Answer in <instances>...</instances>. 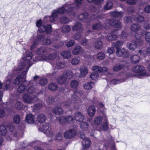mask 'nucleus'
I'll return each mask as SVG.
<instances>
[{
  "instance_id": "1",
  "label": "nucleus",
  "mask_w": 150,
  "mask_h": 150,
  "mask_svg": "<svg viewBox=\"0 0 150 150\" xmlns=\"http://www.w3.org/2000/svg\"><path fill=\"white\" fill-rule=\"evenodd\" d=\"M52 50V49L48 47H40L36 51L35 58L31 52L26 51L18 67L13 69V75H16V74H19L18 75H26L29 68L35 62L40 60H47V57L45 55L51 52Z\"/></svg>"
},
{
  "instance_id": "2",
  "label": "nucleus",
  "mask_w": 150,
  "mask_h": 150,
  "mask_svg": "<svg viewBox=\"0 0 150 150\" xmlns=\"http://www.w3.org/2000/svg\"><path fill=\"white\" fill-rule=\"evenodd\" d=\"M74 4H70L69 2L67 3L62 7L57 8L52 11L51 16L47 17L51 22H53L57 19L58 17L60 14H68L70 16H74L75 14L76 7L72 5Z\"/></svg>"
},
{
  "instance_id": "3",
  "label": "nucleus",
  "mask_w": 150,
  "mask_h": 150,
  "mask_svg": "<svg viewBox=\"0 0 150 150\" xmlns=\"http://www.w3.org/2000/svg\"><path fill=\"white\" fill-rule=\"evenodd\" d=\"M79 84L78 81L76 80L72 81L70 83V86L71 88L75 89L73 92L74 94L71 96V99H68V100L63 103L64 107L67 108H69L70 107H75L74 105L76 104L79 105L82 100L79 98L78 95H79L81 98L85 99V98L81 94L82 91L78 93L77 91V87Z\"/></svg>"
},
{
  "instance_id": "4",
  "label": "nucleus",
  "mask_w": 150,
  "mask_h": 150,
  "mask_svg": "<svg viewBox=\"0 0 150 150\" xmlns=\"http://www.w3.org/2000/svg\"><path fill=\"white\" fill-rule=\"evenodd\" d=\"M47 57V59L46 61L49 60L53 61L51 64L53 67L54 68V70H52V73L49 75H54L56 74L57 72V69L63 68L65 66V62L61 61L60 58L56 52L51 53Z\"/></svg>"
},
{
  "instance_id": "5",
  "label": "nucleus",
  "mask_w": 150,
  "mask_h": 150,
  "mask_svg": "<svg viewBox=\"0 0 150 150\" xmlns=\"http://www.w3.org/2000/svg\"><path fill=\"white\" fill-rule=\"evenodd\" d=\"M27 91L28 93H24L23 96V99L25 103L28 104L36 102L38 99V95L42 93L41 91L37 92L34 87H29Z\"/></svg>"
},
{
  "instance_id": "6",
  "label": "nucleus",
  "mask_w": 150,
  "mask_h": 150,
  "mask_svg": "<svg viewBox=\"0 0 150 150\" xmlns=\"http://www.w3.org/2000/svg\"><path fill=\"white\" fill-rule=\"evenodd\" d=\"M32 41L33 44L30 46V50L31 51L37 46L38 44H43L44 45H48L52 42V41L48 38H46L44 34L43 33H38L37 36L34 35L31 37L30 39Z\"/></svg>"
},
{
  "instance_id": "7",
  "label": "nucleus",
  "mask_w": 150,
  "mask_h": 150,
  "mask_svg": "<svg viewBox=\"0 0 150 150\" xmlns=\"http://www.w3.org/2000/svg\"><path fill=\"white\" fill-rule=\"evenodd\" d=\"M119 79H113L111 80L108 79L107 78L106 80L108 83H110L111 85H116L126 81L127 79L133 76L135 78L143 79L144 78V76H118Z\"/></svg>"
},
{
  "instance_id": "8",
  "label": "nucleus",
  "mask_w": 150,
  "mask_h": 150,
  "mask_svg": "<svg viewBox=\"0 0 150 150\" xmlns=\"http://www.w3.org/2000/svg\"><path fill=\"white\" fill-rule=\"evenodd\" d=\"M36 26L38 28L39 31L40 33L45 32L47 34H50L52 31V27L51 25H45L42 24L41 19L37 21L36 22Z\"/></svg>"
},
{
  "instance_id": "9",
  "label": "nucleus",
  "mask_w": 150,
  "mask_h": 150,
  "mask_svg": "<svg viewBox=\"0 0 150 150\" xmlns=\"http://www.w3.org/2000/svg\"><path fill=\"white\" fill-rule=\"evenodd\" d=\"M38 130L46 134L49 137H52L54 134L53 131L51 130V126L49 123H45L42 127H38Z\"/></svg>"
},
{
  "instance_id": "10",
  "label": "nucleus",
  "mask_w": 150,
  "mask_h": 150,
  "mask_svg": "<svg viewBox=\"0 0 150 150\" xmlns=\"http://www.w3.org/2000/svg\"><path fill=\"white\" fill-rule=\"evenodd\" d=\"M107 23L106 27H105L106 29H108L110 26L114 28H121L122 26V23L118 21H115L114 19H108L107 21Z\"/></svg>"
},
{
  "instance_id": "11",
  "label": "nucleus",
  "mask_w": 150,
  "mask_h": 150,
  "mask_svg": "<svg viewBox=\"0 0 150 150\" xmlns=\"http://www.w3.org/2000/svg\"><path fill=\"white\" fill-rule=\"evenodd\" d=\"M72 29L73 31L79 30V33L73 35L72 37L76 40H79L81 38V32L82 31V28L81 23L78 22L76 23L75 25L73 26Z\"/></svg>"
},
{
  "instance_id": "12",
  "label": "nucleus",
  "mask_w": 150,
  "mask_h": 150,
  "mask_svg": "<svg viewBox=\"0 0 150 150\" xmlns=\"http://www.w3.org/2000/svg\"><path fill=\"white\" fill-rule=\"evenodd\" d=\"M98 16V14L93 15L91 18H88V14L86 13H81L79 14L78 16V18L81 21H83L86 22H87L90 21L92 20Z\"/></svg>"
},
{
  "instance_id": "13",
  "label": "nucleus",
  "mask_w": 150,
  "mask_h": 150,
  "mask_svg": "<svg viewBox=\"0 0 150 150\" xmlns=\"http://www.w3.org/2000/svg\"><path fill=\"white\" fill-rule=\"evenodd\" d=\"M132 70L133 72L140 74V75H147L145 68L142 66H134L132 67Z\"/></svg>"
},
{
  "instance_id": "14",
  "label": "nucleus",
  "mask_w": 150,
  "mask_h": 150,
  "mask_svg": "<svg viewBox=\"0 0 150 150\" xmlns=\"http://www.w3.org/2000/svg\"><path fill=\"white\" fill-rule=\"evenodd\" d=\"M142 44V42L136 40L132 42L128 45V48L131 50L133 51L140 47Z\"/></svg>"
},
{
  "instance_id": "15",
  "label": "nucleus",
  "mask_w": 150,
  "mask_h": 150,
  "mask_svg": "<svg viewBox=\"0 0 150 150\" xmlns=\"http://www.w3.org/2000/svg\"><path fill=\"white\" fill-rule=\"evenodd\" d=\"M76 134V131L72 129H70L65 131L64 134V137L65 139H69L71 138Z\"/></svg>"
},
{
  "instance_id": "16",
  "label": "nucleus",
  "mask_w": 150,
  "mask_h": 150,
  "mask_svg": "<svg viewBox=\"0 0 150 150\" xmlns=\"http://www.w3.org/2000/svg\"><path fill=\"white\" fill-rule=\"evenodd\" d=\"M91 41L93 43L94 47L96 49L99 50L102 48L103 43L100 38H93L91 40Z\"/></svg>"
},
{
  "instance_id": "17",
  "label": "nucleus",
  "mask_w": 150,
  "mask_h": 150,
  "mask_svg": "<svg viewBox=\"0 0 150 150\" xmlns=\"http://www.w3.org/2000/svg\"><path fill=\"white\" fill-rule=\"evenodd\" d=\"M116 54L118 57H121L123 55L124 58H125L128 57L129 53L128 51H125L124 48H119L117 49Z\"/></svg>"
},
{
  "instance_id": "18",
  "label": "nucleus",
  "mask_w": 150,
  "mask_h": 150,
  "mask_svg": "<svg viewBox=\"0 0 150 150\" xmlns=\"http://www.w3.org/2000/svg\"><path fill=\"white\" fill-rule=\"evenodd\" d=\"M26 76H17L14 80L13 83L15 85H17L20 83H25L27 82L25 79Z\"/></svg>"
},
{
  "instance_id": "19",
  "label": "nucleus",
  "mask_w": 150,
  "mask_h": 150,
  "mask_svg": "<svg viewBox=\"0 0 150 150\" xmlns=\"http://www.w3.org/2000/svg\"><path fill=\"white\" fill-rule=\"evenodd\" d=\"M52 112L55 115H61L63 114L64 111L60 107L56 106L52 109Z\"/></svg>"
},
{
  "instance_id": "20",
  "label": "nucleus",
  "mask_w": 150,
  "mask_h": 150,
  "mask_svg": "<svg viewBox=\"0 0 150 150\" xmlns=\"http://www.w3.org/2000/svg\"><path fill=\"white\" fill-rule=\"evenodd\" d=\"M92 70L94 71L98 72H104L107 70V69L106 67H102L100 66L95 65L92 68Z\"/></svg>"
},
{
  "instance_id": "21",
  "label": "nucleus",
  "mask_w": 150,
  "mask_h": 150,
  "mask_svg": "<svg viewBox=\"0 0 150 150\" xmlns=\"http://www.w3.org/2000/svg\"><path fill=\"white\" fill-rule=\"evenodd\" d=\"M8 128L9 131L12 133L13 136L16 137L18 135L17 131H16L15 128V124L14 123H11L8 125Z\"/></svg>"
},
{
  "instance_id": "22",
  "label": "nucleus",
  "mask_w": 150,
  "mask_h": 150,
  "mask_svg": "<svg viewBox=\"0 0 150 150\" xmlns=\"http://www.w3.org/2000/svg\"><path fill=\"white\" fill-rule=\"evenodd\" d=\"M107 23V21H106L104 24L103 25V26H102L100 23H96L93 24L92 26V28L93 30H100L102 29L103 28L105 29L106 28H105V27H106Z\"/></svg>"
},
{
  "instance_id": "23",
  "label": "nucleus",
  "mask_w": 150,
  "mask_h": 150,
  "mask_svg": "<svg viewBox=\"0 0 150 150\" xmlns=\"http://www.w3.org/2000/svg\"><path fill=\"white\" fill-rule=\"evenodd\" d=\"M26 83H22L18 87L17 91L19 93H23L25 89H27L28 87H33L32 86L29 85V83H28V84H27V85L25 84Z\"/></svg>"
},
{
  "instance_id": "24",
  "label": "nucleus",
  "mask_w": 150,
  "mask_h": 150,
  "mask_svg": "<svg viewBox=\"0 0 150 150\" xmlns=\"http://www.w3.org/2000/svg\"><path fill=\"white\" fill-rule=\"evenodd\" d=\"M115 30L112 31L111 33H109L106 36V39L109 41H112L115 40L117 36L115 33Z\"/></svg>"
},
{
  "instance_id": "25",
  "label": "nucleus",
  "mask_w": 150,
  "mask_h": 150,
  "mask_svg": "<svg viewBox=\"0 0 150 150\" xmlns=\"http://www.w3.org/2000/svg\"><path fill=\"white\" fill-rule=\"evenodd\" d=\"M74 117L76 120L79 122H82L84 120V116L81 112H78L74 113Z\"/></svg>"
},
{
  "instance_id": "26",
  "label": "nucleus",
  "mask_w": 150,
  "mask_h": 150,
  "mask_svg": "<svg viewBox=\"0 0 150 150\" xmlns=\"http://www.w3.org/2000/svg\"><path fill=\"white\" fill-rule=\"evenodd\" d=\"M125 66L124 62H121L119 64H116L113 68V70L114 71H117L121 70Z\"/></svg>"
},
{
  "instance_id": "27",
  "label": "nucleus",
  "mask_w": 150,
  "mask_h": 150,
  "mask_svg": "<svg viewBox=\"0 0 150 150\" xmlns=\"http://www.w3.org/2000/svg\"><path fill=\"white\" fill-rule=\"evenodd\" d=\"M130 29L132 32L136 33L141 30L140 25L138 23H133L131 25Z\"/></svg>"
},
{
  "instance_id": "28",
  "label": "nucleus",
  "mask_w": 150,
  "mask_h": 150,
  "mask_svg": "<svg viewBox=\"0 0 150 150\" xmlns=\"http://www.w3.org/2000/svg\"><path fill=\"white\" fill-rule=\"evenodd\" d=\"M131 63L133 64L138 63L140 61V58L137 55H134L130 57Z\"/></svg>"
},
{
  "instance_id": "29",
  "label": "nucleus",
  "mask_w": 150,
  "mask_h": 150,
  "mask_svg": "<svg viewBox=\"0 0 150 150\" xmlns=\"http://www.w3.org/2000/svg\"><path fill=\"white\" fill-rule=\"evenodd\" d=\"M84 50L82 48L79 46L76 47L73 50V54L74 55H76L79 54H81L84 52Z\"/></svg>"
},
{
  "instance_id": "30",
  "label": "nucleus",
  "mask_w": 150,
  "mask_h": 150,
  "mask_svg": "<svg viewBox=\"0 0 150 150\" xmlns=\"http://www.w3.org/2000/svg\"><path fill=\"white\" fill-rule=\"evenodd\" d=\"M35 118V116L31 114H29L26 115L25 120L27 123L32 124L34 123Z\"/></svg>"
},
{
  "instance_id": "31",
  "label": "nucleus",
  "mask_w": 150,
  "mask_h": 150,
  "mask_svg": "<svg viewBox=\"0 0 150 150\" xmlns=\"http://www.w3.org/2000/svg\"><path fill=\"white\" fill-rule=\"evenodd\" d=\"M46 120V117L43 114H41L38 115L36 118V121L41 125L43 124Z\"/></svg>"
},
{
  "instance_id": "32",
  "label": "nucleus",
  "mask_w": 150,
  "mask_h": 150,
  "mask_svg": "<svg viewBox=\"0 0 150 150\" xmlns=\"http://www.w3.org/2000/svg\"><path fill=\"white\" fill-rule=\"evenodd\" d=\"M144 32L142 30H140L136 33L135 37L137 41H141L142 42V40L143 38Z\"/></svg>"
},
{
  "instance_id": "33",
  "label": "nucleus",
  "mask_w": 150,
  "mask_h": 150,
  "mask_svg": "<svg viewBox=\"0 0 150 150\" xmlns=\"http://www.w3.org/2000/svg\"><path fill=\"white\" fill-rule=\"evenodd\" d=\"M110 13L112 16L115 18H121L123 15V12L121 11H113L110 12Z\"/></svg>"
},
{
  "instance_id": "34",
  "label": "nucleus",
  "mask_w": 150,
  "mask_h": 150,
  "mask_svg": "<svg viewBox=\"0 0 150 150\" xmlns=\"http://www.w3.org/2000/svg\"><path fill=\"white\" fill-rule=\"evenodd\" d=\"M68 76H61L57 79V82L60 84H65L67 83V77Z\"/></svg>"
},
{
  "instance_id": "35",
  "label": "nucleus",
  "mask_w": 150,
  "mask_h": 150,
  "mask_svg": "<svg viewBox=\"0 0 150 150\" xmlns=\"http://www.w3.org/2000/svg\"><path fill=\"white\" fill-rule=\"evenodd\" d=\"M88 115L91 117L94 116L96 112V109L94 106L91 105L89 106L88 109Z\"/></svg>"
},
{
  "instance_id": "36",
  "label": "nucleus",
  "mask_w": 150,
  "mask_h": 150,
  "mask_svg": "<svg viewBox=\"0 0 150 150\" xmlns=\"http://www.w3.org/2000/svg\"><path fill=\"white\" fill-rule=\"evenodd\" d=\"M94 82H88L86 83L84 85V88L87 90H90L94 86Z\"/></svg>"
},
{
  "instance_id": "37",
  "label": "nucleus",
  "mask_w": 150,
  "mask_h": 150,
  "mask_svg": "<svg viewBox=\"0 0 150 150\" xmlns=\"http://www.w3.org/2000/svg\"><path fill=\"white\" fill-rule=\"evenodd\" d=\"M71 28V26L67 25H64L62 27L61 31L63 33H67L70 31Z\"/></svg>"
},
{
  "instance_id": "38",
  "label": "nucleus",
  "mask_w": 150,
  "mask_h": 150,
  "mask_svg": "<svg viewBox=\"0 0 150 150\" xmlns=\"http://www.w3.org/2000/svg\"><path fill=\"white\" fill-rule=\"evenodd\" d=\"M48 88L52 91H56L58 88V86L56 83H52L49 85Z\"/></svg>"
},
{
  "instance_id": "39",
  "label": "nucleus",
  "mask_w": 150,
  "mask_h": 150,
  "mask_svg": "<svg viewBox=\"0 0 150 150\" xmlns=\"http://www.w3.org/2000/svg\"><path fill=\"white\" fill-rule=\"evenodd\" d=\"M91 40H88L86 38H85L81 42V44L83 46H86V48H89V47H87V45H88L89 46H90L91 45V44L90 45V42H91Z\"/></svg>"
},
{
  "instance_id": "40",
  "label": "nucleus",
  "mask_w": 150,
  "mask_h": 150,
  "mask_svg": "<svg viewBox=\"0 0 150 150\" xmlns=\"http://www.w3.org/2000/svg\"><path fill=\"white\" fill-rule=\"evenodd\" d=\"M113 6V4L112 2L110 1H108L105 5L104 8L105 10H110L112 8Z\"/></svg>"
},
{
  "instance_id": "41",
  "label": "nucleus",
  "mask_w": 150,
  "mask_h": 150,
  "mask_svg": "<svg viewBox=\"0 0 150 150\" xmlns=\"http://www.w3.org/2000/svg\"><path fill=\"white\" fill-rule=\"evenodd\" d=\"M42 103H36L33 107V110L35 111L40 110L42 108Z\"/></svg>"
},
{
  "instance_id": "42",
  "label": "nucleus",
  "mask_w": 150,
  "mask_h": 150,
  "mask_svg": "<svg viewBox=\"0 0 150 150\" xmlns=\"http://www.w3.org/2000/svg\"><path fill=\"white\" fill-rule=\"evenodd\" d=\"M61 55L64 58H68L71 56L70 52L68 51H65L62 52L61 53Z\"/></svg>"
},
{
  "instance_id": "43",
  "label": "nucleus",
  "mask_w": 150,
  "mask_h": 150,
  "mask_svg": "<svg viewBox=\"0 0 150 150\" xmlns=\"http://www.w3.org/2000/svg\"><path fill=\"white\" fill-rule=\"evenodd\" d=\"M123 44V42L122 41H117L116 42H113L112 43V46L116 48L117 49L120 48V47Z\"/></svg>"
},
{
  "instance_id": "44",
  "label": "nucleus",
  "mask_w": 150,
  "mask_h": 150,
  "mask_svg": "<svg viewBox=\"0 0 150 150\" xmlns=\"http://www.w3.org/2000/svg\"><path fill=\"white\" fill-rule=\"evenodd\" d=\"M81 75H86L88 73L87 68L84 66H82L80 69Z\"/></svg>"
},
{
  "instance_id": "45",
  "label": "nucleus",
  "mask_w": 150,
  "mask_h": 150,
  "mask_svg": "<svg viewBox=\"0 0 150 150\" xmlns=\"http://www.w3.org/2000/svg\"><path fill=\"white\" fill-rule=\"evenodd\" d=\"M66 122L70 124H72L74 123V119L73 116L70 115L66 117Z\"/></svg>"
},
{
  "instance_id": "46",
  "label": "nucleus",
  "mask_w": 150,
  "mask_h": 150,
  "mask_svg": "<svg viewBox=\"0 0 150 150\" xmlns=\"http://www.w3.org/2000/svg\"><path fill=\"white\" fill-rule=\"evenodd\" d=\"M7 132L6 127L4 125L0 126V134L2 136H4Z\"/></svg>"
},
{
  "instance_id": "47",
  "label": "nucleus",
  "mask_w": 150,
  "mask_h": 150,
  "mask_svg": "<svg viewBox=\"0 0 150 150\" xmlns=\"http://www.w3.org/2000/svg\"><path fill=\"white\" fill-rule=\"evenodd\" d=\"M55 102L54 97L51 96H49L46 100V102L48 105L51 104Z\"/></svg>"
},
{
  "instance_id": "48",
  "label": "nucleus",
  "mask_w": 150,
  "mask_h": 150,
  "mask_svg": "<svg viewBox=\"0 0 150 150\" xmlns=\"http://www.w3.org/2000/svg\"><path fill=\"white\" fill-rule=\"evenodd\" d=\"M102 118L100 116L96 117L94 120V123L95 125H98L102 122Z\"/></svg>"
},
{
  "instance_id": "49",
  "label": "nucleus",
  "mask_w": 150,
  "mask_h": 150,
  "mask_svg": "<svg viewBox=\"0 0 150 150\" xmlns=\"http://www.w3.org/2000/svg\"><path fill=\"white\" fill-rule=\"evenodd\" d=\"M47 82V79L45 78H41L39 80V84L42 86H44L46 85Z\"/></svg>"
},
{
  "instance_id": "50",
  "label": "nucleus",
  "mask_w": 150,
  "mask_h": 150,
  "mask_svg": "<svg viewBox=\"0 0 150 150\" xmlns=\"http://www.w3.org/2000/svg\"><path fill=\"white\" fill-rule=\"evenodd\" d=\"M15 108L18 110H21L23 109V104L21 102L17 101L15 105Z\"/></svg>"
},
{
  "instance_id": "51",
  "label": "nucleus",
  "mask_w": 150,
  "mask_h": 150,
  "mask_svg": "<svg viewBox=\"0 0 150 150\" xmlns=\"http://www.w3.org/2000/svg\"><path fill=\"white\" fill-rule=\"evenodd\" d=\"M133 18L134 17L129 16H125L124 19V22L126 24L131 23L132 22Z\"/></svg>"
},
{
  "instance_id": "52",
  "label": "nucleus",
  "mask_w": 150,
  "mask_h": 150,
  "mask_svg": "<svg viewBox=\"0 0 150 150\" xmlns=\"http://www.w3.org/2000/svg\"><path fill=\"white\" fill-rule=\"evenodd\" d=\"M88 124L86 122H82L80 125L81 128L83 130H85L87 129L88 128Z\"/></svg>"
},
{
  "instance_id": "53",
  "label": "nucleus",
  "mask_w": 150,
  "mask_h": 150,
  "mask_svg": "<svg viewBox=\"0 0 150 150\" xmlns=\"http://www.w3.org/2000/svg\"><path fill=\"white\" fill-rule=\"evenodd\" d=\"M55 120H58L60 123L63 124L66 122V117L64 116H61L58 118L57 117H55Z\"/></svg>"
},
{
  "instance_id": "54",
  "label": "nucleus",
  "mask_w": 150,
  "mask_h": 150,
  "mask_svg": "<svg viewBox=\"0 0 150 150\" xmlns=\"http://www.w3.org/2000/svg\"><path fill=\"white\" fill-rule=\"evenodd\" d=\"M97 59L99 60H102L105 57V54L102 52L98 53L97 55Z\"/></svg>"
},
{
  "instance_id": "55",
  "label": "nucleus",
  "mask_w": 150,
  "mask_h": 150,
  "mask_svg": "<svg viewBox=\"0 0 150 150\" xmlns=\"http://www.w3.org/2000/svg\"><path fill=\"white\" fill-rule=\"evenodd\" d=\"M13 121L14 123L16 124L19 123L21 121L20 117L18 115H16L14 116Z\"/></svg>"
},
{
  "instance_id": "56",
  "label": "nucleus",
  "mask_w": 150,
  "mask_h": 150,
  "mask_svg": "<svg viewBox=\"0 0 150 150\" xmlns=\"http://www.w3.org/2000/svg\"><path fill=\"white\" fill-rule=\"evenodd\" d=\"M79 57H75L73 58L71 61V64L73 65H76L79 63Z\"/></svg>"
},
{
  "instance_id": "57",
  "label": "nucleus",
  "mask_w": 150,
  "mask_h": 150,
  "mask_svg": "<svg viewBox=\"0 0 150 150\" xmlns=\"http://www.w3.org/2000/svg\"><path fill=\"white\" fill-rule=\"evenodd\" d=\"M134 19L137 22H142L144 21V18L143 16H140L137 17L135 16L134 17Z\"/></svg>"
},
{
  "instance_id": "58",
  "label": "nucleus",
  "mask_w": 150,
  "mask_h": 150,
  "mask_svg": "<svg viewBox=\"0 0 150 150\" xmlns=\"http://www.w3.org/2000/svg\"><path fill=\"white\" fill-rule=\"evenodd\" d=\"M63 134L60 132H58L56 136L55 140L58 141L61 140L62 139Z\"/></svg>"
},
{
  "instance_id": "59",
  "label": "nucleus",
  "mask_w": 150,
  "mask_h": 150,
  "mask_svg": "<svg viewBox=\"0 0 150 150\" xmlns=\"http://www.w3.org/2000/svg\"><path fill=\"white\" fill-rule=\"evenodd\" d=\"M69 21V19L66 17H63L60 19V22L62 23H66Z\"/></svg>"
},
{
  "instance_id": "60",
  "label": "nucleus",
  "mask_w": 150,
  "mask_h": 150,
  "mask_svg": "<svg viewBox=\"0 0 150 150\" xmlns=\"http://www.w3.org/2000/svg\"><path fill=\"white\" fill-rule=\"evenodd\" d=\"M83 1V0H76L74 2V4L76 7H79L81 5Z\"/></svg>"
},
{
  "instance_id": "61",
  "label": "nucleus",
  "mask_w": 150,
  "mask_h": 150,
  "mask_svg": "<svg viewBox=\"0 0 150 150\" xmlns=\"http://www.w3.org/2000/svg\"><path fill=\"white\" fill-rule=\"evenodd\" d=\"M108 123V122L107 120H106L105 122L103 123L102 124V129L104 130L107 131L109 128Z\"/></svg>"
},
{
  "instance_id": "62",
  "label": "nucleus",
  "mask_w": 150,
  "mask_h": 150,
  "mask_svg": "<svg viewBox=\"0 0 150 150\" xmlns=\"http://www.w3.org/2000/svg\"><path fill=\"white\" fill-rule=\"evenodd\" d=\"M62 75H74L72 72L70 70H65Z\"/></svg>"
},
{
  "instance_id": "63",
  "label": "nucleus",
  "mask_w": 150,
  "mask_h": 150,
  "mask_svg": "<svg viewBox=\"0 0 150 150\" xmlns=\"http://www.w3.org/2000/svg\"><path fill=\"white\" fill-rule=\"evenodd\" d=\"M59 39V35L58 34H57L55 35L54 34L53 35V37L52 38V41L53 42L56 43V42Z\"/></svg>"
},
{
  "instance_id": "64",
  "label": "nucleus",
  "mask_w": 150,
  "mask_h": 150,
  "mask_svg": "<svg viewBox=\"0 0 150 150\" xmlns=\"http://www.w3.org/2000/svg\"><path fill=\"white\" fill-rule=\"evenodd\" d=\"M145 39L146 42H150V32L146 33L145 35Z\"/></svg>"
}]
</instances>
